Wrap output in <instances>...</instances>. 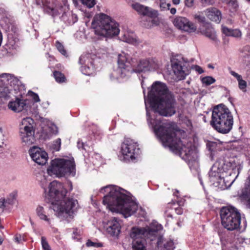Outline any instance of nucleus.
Segmentation results:
<instances>
[{"instance_id": "1", "label": "nucleus", "mask_w": 250, "mask_h": 250, "mask_svg": "<svg viewBox=\"0 0 250 250\" xmlns=\"http://www.w3.org/2000/svg\"><path fill=\"white\" fill-rule=\"evenodd\" d=\"M143 89L147 123L162 143L174 153L184 155L188 160L197 157L196 149L191 142L181 141L176 136L175 124L172 122L163 121L160 115L170 117L176 113V100L167 85L156 81L148 88V98L146 99V90L144 82H141Z\"/></svg>"}, {"instance_id": "2", "label": "nucleus", "mask_w": 250, "mask_h": 250, "mask_svg": "<svg viewBox=\"0 0 250 250\" xmlns=\"http://www.w3.org/2000/svg\"><path fill=\"white\" fill-rule=\"evenodd\" d=\"M100 192L107 193L104 197L103 203L112 212L120 213L126 218L133 215L138 209V204L130 193L123 188L108 185L102 188Z\"/></svg>"}, {"instance_id": "3", "label": "nucleus", "mask_w": 250, "mask_h": 250, "mask_svg": "<svg viewBox=\"0 0 250 250\" xmlns=\"http://www.w3.org/2000/svg\"><path fill=\"white\" fill-rule=\"evenodd\" d=\"M67 193L63 185L56 181L50 183L46 197L51 202V208L56 215L62 220L69 221L72 219L79 208L78 201L73 198H66Z\"/></svg>"}, {"instance_id": "4", "label": "nucleus", "mask_w": 250, "mask_h": 250, "mask_svg": "<svg viewBox=\"0 0 250 250\" xmlns=\"http://www.w3.org/2000/svg\"><path fill=\"white\" fill-rule=\"evenodd\" d=\"M37 2L42 7L45 13L52 17L61 15L60 19L66 25H73L78 21L77 15L69 11L67 0H55L51 3L47 0H42V4L38 1Z\"/></svg>"}, {"instance_id": "5", "label": "nucleus", "mask_w": 250, "mask_h": 250, "mask_svg": "<svg viewBox=\"0 0 250 250\" xmlns=\"http://www.w3.org/2000/svg\"><path fill=\"white\" fill-rule=\"evenodd\" d=\"M233 117L229 109L223 104L215 106L212 111L210 125L219 133L226 134L232 128Z\"/></svg>"}, {"instance_id": "6", "label": "nucleus", "mask_w": 250, "mask_h": 250, "mask_svg": "<svg viewBox=\"0 0 250 250\" xmlns=\"http://www.w3.org/2000/svg\"><path fill=\"white\" fill-rule=\"evenodd\" d=\"M92 26L95 34L104 37H113L120 33L119 23L104 13L95 15L92 22Z\"/></svg>"}, {"instance_id": "7", "label": "nucleus", "mask_w": 250, "mask_h": 250, "mask_svg": "<svg viewBox=\"0 0 250 250\" xmlns=\"http://www.w3.org/2000/svg\"><path fill=\"white\" fill-rule=\"evenodd\" d=\"M163 229L162 226L157 222L151 223L145 228L134 227L131 229L130 236L134 240L133 250H146L144 245L143 238L153 240L158 231Z\"/></svg>"}, {"instance_id": "8", "label": "nucleus", "mask_w": 250, "mask_h": 250, "mask_svg": "<svg viewBox=\"0 0 250 250\" xmlns=\"http://www.w3.org/2000/svg\"><path fill=\"white\" fill-rule=\"evenodd\" d=\"M47 172L49 176L55 175L58 177L65 175L74 176L76 174L74 160L73 158L53 160Z\"/></svg>"}, {"instance_id": "9", "label": "nucleus", "mask_w": 250, "mask_h": 250, "mask_svg": "<svg viewBox=\"0 0 250 250\" xmlns=\"http://www.w3.org/2000/svg\"><path fill=\"white\" fill-rule=\"evenodd\" d=\"M136 59L133 58L127 54L123 53L118 55V67L110 75L111 79L120 80L125 78L128 74V68L135 66Z\"/></svg>"}, {"instance_id": "10", "label": "nucleus", "mask_w": 250, "mask_h": 250, "mask_svg": "<svg viewBox=\"0 0 250 250\" xmlns=\"http://www.w3.org/2000/svg\"><path fill=\"white\" fill-rule=\"evenodd\" d=\"M34 121L30 117L23 118L20 123V135L22 142L26 145H31L35 141Z\"/></svg>"}, {"instance_id": "11", "label": "nucleus", "mask_w": 250, "mask_h": 250, "mask_svg": "<svg viewBox=\"0 0 250 250\" xmlns=\"http://www.w3.org/2000/svg\"><path fill=\"white\" fill-rule=\"evenodd\" d=\"M121 152L125 161L134 162L140 153L137 142L130 139H126L121 145Z\"/></svg>"}, {"instance_id": "12", "label": "nucleus", "mask_w": 250, "mask_h": 250, "mask_svg": "<svg viewBox=\"0 0 250 250\" xmlns=\"http://www.w3.org/2000/svg\"><path fill=\"white\" fill-rule=\"evenodd\" d=\"M10 84L11 86L21 84L20 81L13 75L3 73L0 75V98L7 99L10 97V90L7 85Z\"/></svg>"}, {"instance_id": "13", "label": "nucleus", "mask_w": 250, "mask_h": 250, "mask_svg": "<svg viewBox=\"0 0 250 250\" xmlns=\"http://www.w3.org/2000/svg\"><path fill=\"white\" fill-rule=\"evenodd\" d=\"M220 215L223 227L229 230H234V207H222L220 211Z\"/></svg>"}, {"instance_id": "14", "label": "nucleus", "mask_w": 250, "mask_h": 250, "mask_svg": "<svg viewBox=\"0 0 250 250\" xmlns=\"http://www.w3.org/2000/svg\"><path fill=\"white\" fill-rule=\"evenodd\" d=\"M121 220L117 217H111L106 222L104 223V229L112 237H117L121 232Z\"/></svg>"}, {"instance_id": "15", "label": "nucleus", "mask_w": 250, "mask_h": 250, "mask_svg": "<svg viewBox=\"0 0 250 250\" xmlns=\"http://www.w3.org/2000/svg\"><path fill=\"white\" fill-rule=\"evenodd\" d=\"M92 57V55L90 54H85L80 57L79 63L82 65L81 71L85 75L90 76L95 73V68Z\"/></svg>"}, {"instance_id": "16", "label": "nucleus", "mask_w": 250, "mask_h": 250, "mask_svg": "<svg viewBox=\"0 0 250 250\" xmlns=\"http://www.w3.org/2000/svg\"><path fill=\"white\" fill-rule=\"evenodd\" d=\"M173 24L178 29L186 32L194 33L197 30L196 24L185 17H176L173 21Z\"/></svg>"}, {"instance_id": "17", "label": "nucleus", "mask_w": 250, "mask_h": 250, "mask_svg": "<svg viewBox=\"0 0 250 250\" xmlns=\"http://www.w3.org/2000/svg\"><path fill=\"white\" fill-rule=\"evenodd\" d=\"M29 153L32 159L38 165H44L47 161V153L38 147L33 146L31 148Z\"/></svg>"}, {"instance_id": "18", "label": "nucleus", "mask_w": 250, "mask_h": 250, "mask_svg": "<svg viewBox=\"0 0 250 250\" xmlns=\"http://www.w3.org/2000/svg\"><path fill=\"white\" fill-rule=\"evenodd\" d=\"M172 67L174 74L180 79H184L188 74V70L185 66L183 58L179 59H174L172 63Z\"/></svg>"}, {"instance_id": "19", "label": "nucleus", "mask_w": 250, "mask_h": 250, "mask_svg": "<svg viewBox=\"0 0 250 250\" xmlns=\"http://www.w3.org/2000/svg\"><path fill=\"white\" fill-rule=\"evenodd\" d=\"M31 102L29 99H20L16 98L14 101L9 102L8 104V108L15 112H20L22 110H28Z\"/></svg>"}, {"instance_id": "20", "label": "nucleus", "mask_w": 250, "mask_h": 250, "mask_svg": "<svg viewBox=\"0 0 250 250\" xmlns=\"http://www.w3.org/2000/svg\"><path fill=\"white\" fill-rule=\"evenodd\" d=\"M224 175L223 169L220 167V161H216L208 172L209 182L210 183L214 182Z\"/></svg>"}, {"instance_id": "21", "label": "nucleus", "mask_w": 250, "mask_h": 250, "mask_svg": "<svg viewBox=\"0 0 250 250\" xmlns=\"http://www.w3.org/2000/svg\"><path fill=\"white\" fill-rule=\"evenodd\" d=\"M131 7L140 15L148 16L150 17H155L157 15V11L152 10L148 7L145 6L138 2L132 3Z\"/></svg>"}, {"instance_id": "22", "label": "nucleus", "mask_w": 250, "mask_h": 250, "mask_svg": "<svg viewBox=\"0 0 250 250\" xmlns=\"http://www.w3.org/2000/svg\"><path fill=\"white\" fill-rule=\"evenodd\" d=\"M229 152L227 154L224 162L221 164L220 162V167L223 169V172H229V175H231L233 173L234 169V156H229Z\"/></svg>"}, {"instance_id": "23", "label": "nucleus", "mask_w": 250, "mask_h": 250, "mask_svg": "<svg viewBox=\"0 0 250 250\" xmlns=\"http://www.w3.org/2000/svg\"><path fill=\"white\" fill-rule=\"evenodd\" d=\"M155 64L154 62L150 59H144L140 61L137 64L135 71L138 73L150 70L155 68Z\"/></svg>"}, {"instance_id": "24", "label": "nucleus", "mask_w": 250, "mask_h": 250, "mask_svg": "<svg viewBox=\"0 0 250 250\" xmlns=\"http://www.w3.org/2000/svg\"><path fill=\"white\" fill-rule=\"evenodd\" d=\"M204 12L207 17L210 21L217 23L220 22L222 18L221 12L216 8H208Z\"/></svg>"}, {"instance_id": "25", "label": "nucleus", "mask_w": 250, "mask_h": 250, "mask_svg": "<svg viewBox=\"0 0 250 250\" xmlns=\"http://www.w3.org/2000/svg\"><path fill=\"white\" fill-rule=\"evenodd\" d=\"M235 150L242 152L246 156L250 155V139H245L243 141L235 140Z\"/></svg>"}, {"instance_id": "26", "label": "nucleus", "mask_w": 250, "mask_h": 250, "mask_svg": "<svg viewBox=\"0 0 250 250\" xmlns=\"http://www.w3.org/2000/svg\"><path fill=\"white\" fill-rule=\"evenodd\" d=\"M228 179V177L224 178V175L216 181L211 183V184L214 187L218 188L219 189L224 190L229 188L234 182V179L230 181H229Z\"/></svg>"}, {"instance_id": "27", "label": "nucleus", "mask_w": 250, "mask_h": 250, "mask_svg": "<svg viewBox=\"0 0 250 250\" xmlns=\"http://www.w3.org/2000/svg\"><path fill=\"white\" fill-rule=\"evenodd\" d=\"M121 40L124 42L133 44L134 45H138L140 41L137 39L136 35L131 31H124L121 36Z\"/></svg>"}, {"instance_id": "28", "label": "nucleus", "mask_w": 250, "mask_h": 250, "mask_svg": "<svg viewBox=\"0 0 250 250\" xmlns=\"http://www.w3.org/2000/svg\"><path fill=\"white\" fill-rule=\"evenodd\" d=\"M201 32L202 34L208 37L210 39L215 41L216 35L215 30L212 25L209 23H204L203 27L201 28Z\"/></svg>"}, {"instance_id": "29", "label": "nucleus", "mask_w": 250, "mask_h": 250, "mask_svg": "<svg viewBox=\"0 0 250 250\" xmlns=\"http://www.w3.org/2000/svg\"><path fill=\"white\" fill-rule=\"evenodd\" d=\"M246 226L245 218H242L241 214L235 208V230L242 232L246 229Z\"/></svg>"}, {"instance_id": "30", "label": "nucleus", "mask_w": 250, "mask_h": 250, "mask_svg": "<svg viewBox=\"0 0 250 250\" xmlns=\"http://www.w3.org/2000/svg\"><path fill=\"white\" fill-rule=\"evenodd\" d=\"M47 208L39 206L36 208V213L38 217L42 220L45 222L47 224L50 225L51 222V218L47 210Z\"/></svg>"}, {"instance_id": "31", "label": "nucleus", "mask_w": 250, "mask_h": 250, "mask_svg": "<svg viewBox=\"0 0 250 250\" xmlns=\"http://www.w3.org/2000/svg\"><path fill=\"white\" fill-rule=\"evenodd\" d=\"M249 184L242 191L239 197L241 200L245 201L247 205L250 208V176L248 178Z\"/></svg>"}, {"instance_id": "32", "label": "nucleus", "mask_w": 250, "mask_h": 250, "mask_svg": "<svg viewBox=\"0 0 250 250\" xmlns=\"http://www.w3.org/2000/svg\"><path fill=\"white\" fill-rule=\"evenodd\" d=\"M207 147L211 152L217 150L220 148V143L219 141H208L206 144Z\"/></svg>"}, {"instance_id": "33", "label": "nucleus", "mask_w": 250, "mask_h": 250, "mask_svg": "<svg viewBox=\"0 0 250 250\" xmlns=\"http://www.w3.org/2000/svg\"><path fill=\"white\" fill-rule=\"evenodd\" d=\"M235 78L238 82V86L240 89L243 92H246L247 85L246 81L243 80L241 76L236 73H235Z\"/></svg>"}, {"instance_id": "34", "label": "nucleus", "mask_w": 250, "mask_h": 250, "mask_svg": "<svg viewBox=\"0 0 250 250\" xmlns=\"http://www.w3.org/2000/svg\"><path fill=\"white\" fill-rule=\"evenodd\" d=\"M53 76L56 82L59 83L64 82L65 81L66 79L64 75L59 71H54Z\"/></svg>"}, {"instance_id": "35", "label": "nucleus", "mask_w": 250, "mask_h": 250, "mask_svg": "<svg viewBox=\"0 0 250 250\" xmlns=\"http://www.w3.org/2000/svg\"><path fill=\"white\" fill-rule=\"evenodd\" d=\"M202 83L206 86L209 85L215 82V79L211 76H206L201 79Z\"/></svg>"}, {"instance_id": "36", "label": "nucleus", "mask_w": 250, "mask_h": 250, "mask_svg": "<svg viewBox=\"0 0 250 250\" xmlns=\"http://www.w3.org/2000/svg\"><path fill=\"white\" fill-rule=\"evenodd\" d=\"M86 7L91 8L96 4V0H79Z\"/></svg>"}, {"instance_id": "37", "label": "nucleus", "mask_w": 250, "mask_h": 250, "mask_svg": "<svg viewBox=\"0 0 250 250\" xmlns=\"http://www.w3.org/2000/svg\"><path fill=\"white\" fill-rule=\"evenodd\" d=\"M55 45L58 50L63 56H67V52L64 49L63 45L59 41H56Z\"/></svg>"}, {"instance_id": "38", "label": "nucleus", "mask_w": 250, "mask_h": 250, "mask_svg": "<svg viewBox=\"0 0 250 250\" xmlns=\"http://www.w3.org/2000/svg\"><path fill=\"white\" fill-rule=\"evenodd\" d=\"M28 95L32 98V100H33L31 101L29 100L31 102L30 105L31 104L34 105L35 103L38 102L40 101L38 95L31 91H29L28 92Z\"/></svg>"}, {"instance_id": "39", "label": "nucleus", "mask_w": 250, "mask_h": 250, "mask_svg": "<svg viewBox=\"0 0 250 250\" xmlns=\"http://www.w3.org/2000/svg\"><path fill=\"white\" fill-rule=\"evenodd\" d=\"M164 250H174L175 247L172 240H169L166 241L164 244Z\"/></svg>"}, {"instance_id": "40", "label": "nucleus", "mask_w": 250, "mask_h": 250, "mask_svg": "<svg viewBox=\"0 0 250 250\" xmlns=\"http://www.w3.org/2000/svg\"><path fill=\"white\" fill-rule=\"evenodd\" d=\"M222 30L223 33L226 36L232 37L234 36V31L226 26H222Z\"/></svg>"}, {"instance_id": "41", "label": "nucleus", "mask_w": 250, "mask_h": 250, "mask_svg": "<svg viewBox=\"0 0 250 250\" xmlns=\"http://www.w3.org/2000/svg\"><path fill=\"white\" fill-rule=\"evenodd\" d=\"M41 244L43 250H51L48 243L43 236L41 238Z\"/></svg>"}, {"instance_id": "42", "label": "nucleus", "mask_w": 250, "mask_h": 250, "mask_svg": "<svg viewBox=\"0 0 250 250\" xmlns=\"http://www.w3.org/2000/svg\"><path fill=\"white\" fill-rule=\"evenodd\" d=\"M170 5V3H167L166 0H160V7L162 10L169 9Z\"/></svg>"}, {"instance_id": "43", "label": "nucleus", "mask_w": 250, "mask_h": 250, "mask_svg": "<svg viewBox=\"0 0 250 250\" xmlns=\"http://www.w3.org/2000/svg\"><path fill=\"white\" fill-rule=\"evenodd\" d=\"M61 145V140L60 138L57 139L55 141L53 142L52 144L53 149L56 151L60 150Z\"/></svg>"}, {"instance_id": "44", "label": "nucleus", "mask_w": 250, "mask_h": 250, "mask_svg": "<svg viewBox=\"0 0 250 250\" xmlns=\"http://www.w3.org/2000/svg\"><path fill=\"white\" fill-rule=\"evenodd\" d=\"M86 245L87 247H93L95 248H99L103 246V245L101 243H97V242H94L91 241L90 240H88L86 243Z\"/></svg>"}, {"instance_id": "45", "label": "nucleus", "mask_w": 250, "mask_h": 250, "mask_svg": "<svg viewBox=\"0 0 250 250\" xmlns=\"http://www.w3.org/2000/svg\"><path fill=\"white\" fill-rule=\"evenodd\" d=\"M193 17L194 19L197 20L199 22L204 23L206 21V18L205 17L201 16L199 14H196L193 15Z\"/></svg>"}, {"instance_id": "46", "label": "nucleus", "mask_w": 250, "mask_h": 250, "mask_svg": "<svg viewBox=\"0 0 250 250\" xmlns=\"http://www.w3.org/2000/svg\"><path fill=\"white\" fill-rule=\"evenodd\" d=\"M80 231L77 229H74L73 231L72 238L74 240H78L80 238L78 237L80 235Z\"/></svg>"}, {"instance_id": "47", "label": "nucleus", "mask_w": 250, "mask_h": 250, "mask_svg": "<svg viewBox=\"0 0 250 250\" xmlns=\"http://www.w3.org/2000/svg\"><path fill=\"white\" fill-rule=\"evenodd\" d=\"M16 202V198L13 196L12 198H7L6 200H4L5 205L7 204L13 205L15 204Z\"/></svg>"}, {"instance_id": "48", "label": "nucleus", "mask_w": 250, "mask_h": 250, "mask_svg": "<svg viewBox=\"0 0 250 250\" xmlns=\"http://www.w3.org/2000/svg\"><path fill=\"white\" fill-rule=\"evenodd\" d=\"M50 128L51 129V133L52 134H56L58 133V127L55 125L51 124L50 126Z\"/></svg>"}, {"instance_id": "49", "label": "nucleus", "mask_w": 250, "mask_h": 250, "mask_svg": "<svg viewBox=\"0 0 250 250\" xmlns=\"http://www.w3.org/2000/svg\"><path fill=\"white\" fill-rule=\"evenodd\" d=\"M201 2L204 6L212 5L213 3V0H201Z\"/></svg>"}, {"instance_id": "50", "label": "nucleus", "mask_w": 250, "mask_h": 250, "mask_svg": "<svg viewBox=\"0 0 250 250\" xmlns=\"http://www.w3.org/2000/svg\"><path fill=\"white\" fill-rule=\"evenodd\" d=\"M234 148V146H233V141H231L229 142L226 146V149L229 151L230 150H233Z\"/></svg>"}, {"instance_id": "51", "label": "nucleus", "mask_w": 250, "mask_h": 250, "mask_svg": "<svg viewBox=\"0 0 250 250\" xmlns=\"http://www.w3.org/2000/svg\"><path fill=\"white\" fill-rule=\"evenodd\" d=\"M185 3L186 6L191 7L194 4V0H185Z\"/></svg>"}, {"instance_id": "52", "label": "nucleus", "mask_w": 250, "mask_h": 250, "mask_svg": "<svg viewBox=\"0 0 250 250\" xmlns=\"http://www.w3.org/2000/svg\"><path fill=\"white\" fill-rule=\"evenodd\" d=\"M46 177L45 176L43 177V179L41 181V185L42 188L44 189V191L46 192V189L45 187L47 186V183H46Z\"/></svg>"}, {"instance_id": "53", "label": "nucleus", "mask_w": 250, "mask_h": 250, "mask_svg": "<svg viewBox=\"0 0 250 250\" xmlns=\"http://www.w3.org/2000/svg\"><path fill=\"white\" fill-rule=\"evenodd\" d=\"M225 2L227 3L229 8L232 7L234 4V1L231 0H223Z\"/></svg>"}, {"instance_id": "54", "label": "nucleus", "mask_w": 250, "mask_h": 250, "mask_svg": "<svg viewBox=\"0 0 250 250\" xmlns=\"http://www.w3.org/2000/svg\"><path fill=\"white\" fill-rule=\"evenodd\" d=\"M195 69L196 71H197L199 74H202L204 72L203 69L199 66H195Z\"/></svg>"}, {"instance_id": "55", "label": "nucleus", "mask_w": 250, "mask_h": 250, "mask_svg": "<svg viewBox=\"0 0 250 250\" xmlns=\"http://www.w3.org/2000/svg\"><path fill=\"white\" fill-rule=\"evenodd\" d=\"M78 147L79 149L82 148L85 149L84 144L83 142H81L80 141L78 142Z\"/></svg>"}, {"instance_id": "56", "label": "nucleus", "mask_w": 250, "mask_h": 250, "mask_svg": "<svg viewBox=\"0 0 250 250\" xmlns=\"http://www.w3.org/2000/svg\"><path fill=\"white\" fill-rule=\"evenodd\" d=\"M176 213L178 215H181L183 213V209L181 207H178L175 209Z\"/></svg>"}, {"instance_id": "57", "label": "nucleus", "mask_w": 250, "mask_h": 250, "mask_svg": "<svg viewBox=\"0 0 250 250\" xmlns=\"http://www.w3.org/2000/svg\"><path fill=\"white\" fill-rule=\"evenodd\" d=\"M241 36V32L238 29H235V37H240Z\"/></svg>"}, {"instance_id": "58", "label": "nucleus", "mask_w": 250, "mask_h": 250, "mask_svg": "<svg viewBox=\"0 0 250 250\" xmlns=\"http://www.w3.org/2000/svg\"><path fill=\"white\" fill-rule=\"evenodd\" d=\"M6 206L5 205L4 199L0 200V208H4Z\"/></svg>"}, {"instance_id": "59", "label": "nucleus", "mask_w": 250, "mask_h": 250, "mask_svg": "<svg viewBox=\"0 0 250 250\" xmlns=\"http://www.w3.org/2000/svg\"><path fill=\"white\" fill-rule=\"evenodd\" d=\"M169 9H170V13H171V14H172V15H174V14L176 13V8H171V9H170V8H169Z\"/></svg>"}, {"instance_id": "60", "label": "nucleus", "mask_w": 250, "mask_h": 250, "mask_svg": "<svg viewBox=\"0 0 250 250\" xmlns=\"http://www.w3.org/2000/svg\"><path fill=\"white\" fill-rule=\"evenodd\" d=\"M173 4L178 5L180 3V0H172Z\"/></svg>"}, {"instance_id": "61", "label": "nucleus", "mask_w": 250, "mask_h": 250, "mask_svg": "<svg viewBox=\"0 0 250 250\" xmlns=\"http://www.w3.org/2000/svg\"><path fill=\"white\" fill-rule=\"evenodd\" d=\"M20 239H21V236H20V237H19L18 236H16L15 238V241L17 242H18V243H19L20 242Z\"/></svg>"}, {"instance_id": "62", "label": "nucleus", "mask_w": 250, "mask_h": 250, "mask_svg": "<svg viewBox=\"0 0 250 250\" xmlns=\"http://www.w3.org/2000/svg\"><path fill=\"white\" fill-rule=\"evenodd\" d=\"M242 168V167L240 165L239 166V167H238L237 168V171H238V175L239 174V173H240V170Z\"/></svg>"}, {"instance_id": "63", "label": "nucleus", "mask_w": 250, "mask_h": 250, "mask_svg": "<svg viewBox=\"0 0 250 250\" xmlns=\"http://www.w3.org/2000/svg\"><path fill=\"white\" fill-rule=\"evenodd\" d=\"M187 125L189 126H191V122L189 120H188Z\"/></svg>"}, {"instance_id": "64", "label": "nucleus", "mask_w": 250, "mask_h": 250, "mask_svg": "<svg viewBox=\"0 0 250 250\" xmlns=\"http://www.w3.org/2000/svg\"><path fill=\"white\" fill-rule=\"evenodd\" d=\"M8 42L10 45H11V46H14V44L12 43V41H11V40L10 39H9V40H8Z\"/></svg>"}]
</instances>
